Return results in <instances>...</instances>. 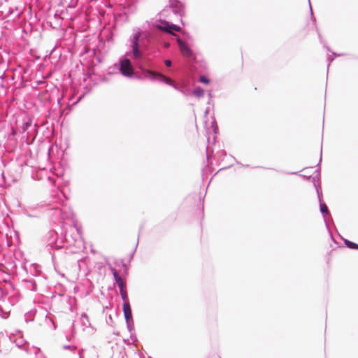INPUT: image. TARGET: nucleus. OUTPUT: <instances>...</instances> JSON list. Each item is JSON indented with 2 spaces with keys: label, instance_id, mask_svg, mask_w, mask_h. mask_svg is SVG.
Returning a JSON list of instances; mask_svg holds the SVG:
<instances>
[{
  "label": "nucleus",
  "instance_id": "13",
  "mask_svg": "<svg viewBox=\"0 0 358 358\" xmlns=\"http://www.w3.org/2000/svg\"><path fill=\"white\" fill-rule=\"evenodd\" d=\"M63 348L65 350H70L71 351H73L76 349V346H71V345H64Z\"/></svg>",
  "mask_w": 358,
  "mask_h": 358
},
{
  "label": "nucleus",
  "instance_id": "18",
  "mask_svg": "<svg viewBox=\"0 0 358 358\" xmlns=\"http://www.w3.org/2000/svg\"><path fill=\"white\" fill-rule=\"evenodd\" d=\"M43 358H45V357H43Z\"/></svg>",
  "mask_w": 358,
  "mask_h": 358
},
{
  "label": "nucleus",
  "instance_id": "9",
  "mask_svg": "<svg viewBox=\"0 0 358 358\" xmlns=\"http://www.w3.org/2000/svg\"><path fill=\"white\" fill-rule=\"evenodd\" d=\"M193 94L196 97H201L204 95V90L200 87H196L193 90Z\"/></svg>",
  "mask_w": 358,
  "mask_h": 358
},
{
  "label": "nucleus",
  "instance_id": "2",
  "mask_svg": "<svg viewBox=\"0 0 358 358\" xmlns=\"http://www.w3.org/2000/svg\"><path fill=\"white\" fill-rule=\"evenodd\" d=\"M142 71L145 74V77L149 78L150 80H159L168 85L172 86L176 90H178V87L174 84L173 80L164 75L148 69H143Z\"/></svg>",
  "mask_w": 358,
  "mask_h": 358
},
{
  "label": "nucleus",
  "instance_id": "14",
  "mask_svg": "<svg viewBox=\"0 0 358 358\" xmlns=\"http://www.w3.org/2000/svg\"><path fill=\"white\" fill-rule=\"evenodd\" d=\"M164 63H165L166 66H169H169H171V64H172L171 61V60H169V59L166 60V61L164 62Z\"/></svg>",
  "mask_w": 358,
  "mask_h": 358
},
{
  "label": "nucleus",
  "instance_id": "11",
  "mask_svg": "<svg viewBox=\"0 0 358 358\" xmlns=\"http://www.w3.org/2000/svg\"><path fill=\"white\" fill-rule=\"evenodd\" d=\"M199 81L205 84H208L209 83V80L204 76L200 77Z\"/></svg>",
  "mask_w": 358,
  "mask_h": 358
},
{
  "label": "nucleus",
  "instance_id": "6",
  "mask_svg": "<svg viewBox=\"0 0 358 358\" xmlns=\"http://www.w3.org/2000/svg\"><path fill=\"white\" fill-rule=\"evenodd\" d=\"M178 44L182 55L187 57H192L193 56V52L190 48L181 39H178Z\"/></svg>",
  "mask_w": 358,
  "mask_h": 358
},
{
  "label": "nucleus",
  "instance_id": "3",
  "mask_svg": "<svg viewBox=\"0 0 358 358\" xmlns=\"http://www.w3.org/2000/svg\"><path fill=\"white\" fill-rule=\"evenodd\" d=\"M155 27L157 29L166 31L167 33L172 34L173 31H179L180 30V27L173 24H170L169 22L166 21H161L159 22H157L155 24Z\"/></svg>",
  "mask_w": 358,
  "mask_h": 358
},
{
  "label": "nucleus",
  "instance_id": "7",
  "mask_svg": "<svg viewBox=\"0 0 358 358\" xmlns=\"http://www.w3.org/2000/svg\"><path fill=\"white\" fill-rule=\"evenodd\" d=\"M123 311L126 322L131 321L132 313L130 304L128 301H124L123 303Z\"/></svg>",
  "mask_w": 358,
  "mask_h": 358
},
{
  "label": "nucleus",
  "instance_id": "12",
  "mask_svg": "<svg viewBox=\"0 0 358 358\" xmlns=\"http://www.w3.org/2000/svg\"><path fill=\"white\" fill-rule=\"evenodd\" d=\"M127 322V325L129 330L131 331L134 327L133 320H131V321H129V322Z\"/></svg>",
  "mask_w": 358,
  "mask_h": 358
},
{
  "label": "nucleus",
  "instance_id": "16",
  "mask_svg": "<svg viewBox=\"0 0 358 358\" xmlns=\"http://www.w3.org/2000/svg\"><path fill=\"white\" fill-rule=\"evenodd\" d=\"M40 352H41V350L39 348H37L36 350V356H38Z\"/></svg>",
  "mask_w": 358,
  "mask_h": 358
},
{
  "label": "nucleus",
  "instance_id": "17",
  "mask_svg": "<svg viewBox=\"0 0 358 358\" xmlns=\"http://www.w3.org/2000/svg\"><path fill=\"white\" fill-rule=\"evenodd\" d=\"M328 59L329 60V62H331L333 61V59H334V58H330V56L329 57Z\"/></svg>",
  "mask_w": 358,
  "mask_h": 358
},
{
  "label": "nucleus",
  "instance_id": "1",
  "mask_svg": "<svg viewBox=\"0 0 358 358\" xmlns=\"http://www.w3.org/2000/svg\"><path fill=\"white\" fill-rule=\"evenodd\" d=\"M141 36V31H138L133 34L130 40L131 50L120 59V71L126 77H131L134 73V68L128 57H131L136 61L139 60L142 57V52L140 50L138 45Z\"/></svg>",
  "mask_w": 358,
  "mask_h": 358
},
{
  "label": "nucleus",
  "instance_id": "15",
  "mask_svg": "<svg viewBox=\"0 0 358 358\" xmlns=\"http://www.w3.org/2000/svg\"><path fill=\"white\" fill-rule=\"evenodd\" d=\"M83 350H81L79 351V353H78L79 358H83Z\"/></svg>",
  "mask_w": 358,
  "mask_h": 358
},
{
  "label": "nucleus",
  "instance_id": "10",
  "mask_svg": "<svg viewBox=\"0 0 358 358\" xmlns=\"http://www.w3.org/2000/svg\"><path fill=\"white\" fill-rule=\"evenodd\" d=\"M345 245L350 248H352V249H358V245L353 243V242H351L348 240H345Z\"/></svg>",
  "mask_w": 358,
  "mask_h": 358
},
{
  "label": "nucleus",
  "instance_id": "5",
  "mask_svg": "<svg viewBox=\"0 0 358 358\" xmlns=\"http://www.w3.org/2000/svg\"><path fill=\"white\" fill-rule=\"evenodd\" d=\"M8 338L10 341H13L15 343L16 346L18 348H22L26 343L25 340L24 339L22 333L20 331H16L15 333H11Z\"/></svg>",
  "mask_w": 358,
  "mask_h": 358
},
{
  "label": "nucleus",
  "instance_id": "8",
  "mask_svg": "<svg viewBox=\"0 0 358 358\" xmlns=\"http://www.w3.org/2000/svg\"><path fill=\"white\" fill-rule=\"evenodd\" d=\"M317 192L318 197H319L320 212L322 214H328L329 213L328 208L325 203H322V198H321L322 195H321V193L320 192L318 188H317Z\"/></svg>",
  "mask_w": 358,
  "mask_h": 358
},
{
  "label": "nucleus",
  "instance_id": "4",
  "mask_svg": "<svg viewBox=\"0 0 358 358\" xmlns=\"http://www.w3.org/2000/svg\"><path fill=\"white\" fill-rule=\"evenodd\" d=\"M113 274L114 275V278L115 280V282L117 283L119 289L120 291L122 299L124 301L127 300V294L126 291L124 290L125 285L122 280V278L119 275L117 271L115 269H113Z\"/></svg>",
  "mask_w": 358,
  "mask_h": 358
}]
</instances>
